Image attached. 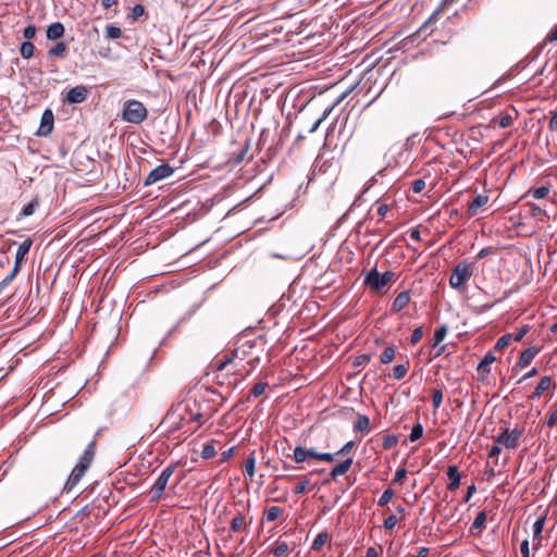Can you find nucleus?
Instances as JSON below:
<instances>
[{
  "mask_svg": "<svg viewBox=\"0 0 557 557\" xmlns=\"http://www.w3.org/2000/svg\"><path fill=\"white\" fill-rule=\"evenodd\" d=\"M397 524V518L396 516L394 515H391L388 516L385 520H384V528L385 529H393L395 525Z\"/></svg>",
  "mask_w": 557,
  "mask_h": 557,
  "instance_id": "nucleus-56",
  "label": "nucleus"
},
{
  "mask_svg": "<svg viewBox=\"0 0 557 557\" xmlns=\"http://www.w3.org/2000/svg\"><path fill=\"white\" fill-rule=\"evenodd\" d=\"M520 552L522 557H531L530 555V547H529V540H523L520 545Z\"/></svg>",
  "mask_w": 557,
  "mask_h": 557,
  "instance_id": "nucleus-58",
  "label": "nucleus"
},
{
  "mask_svg": "<svg viewBox=\"0 0 557 557\" xmlns=\"http://www.w3.org/2000/svg\"><path fill=\"white\" fill-rule=\"evenodd\" d=\"M96 445H97V436L95 435L94 438L88 443L83 455L79 457L78 462L72 470V472L64 485V490L67 493H70L81 482L82 478L85 475L86 471L91 466V463L95 459V455H96Z\"/></svg>",
  "mask_w": 557,
  "mask_h": 557,
  "instance_id": "nucleus-1",
  "label": "nucleus"
},
{
  "mask_svg": "<svg viewBox=\"0 0 557 557\" xmlns=\"http://www.w3.org/2000/svg\"><path fill=\"white\" fill-rule=\"evenodd\" d=\"M18 271H20V268H17V267H15V265H14V267H13V269H12V271L10 272V274H9V275H7V276L3 278V281H2V283H1V285H2V286H7V285H9V284L13 281V278L16 276V274L18 273Z\"/></svg>",
  "mask_w": 557,
  "mask_h": 557,
  "instance_id": "nucleus-52",
  "label": "nucleus"
},
{
  "mask_svg": "<svg viewBox=\"0 0 557 557\" xmlns=\"http://www.w3.org/2000/svg\"><path fill=\"white\" fill-rule=\"evenodd\" d=\"M333 108H327L326 110H324L323 114L321 117H319L314 124L311 126V128L309 129L310 133H314L318 131V128L320 127L321 123L330 115V113L332 112Z\"/></svg>",
  "mask_w": 557,
  "mask_h": 557,
  "instance_id": "nucleus-43",
  "label": "nucleus"
},
{
  "mask_svg": "<svg viewBox=\"0 0 557 557\" xmlns=\"http://www.w3.org/2000/svg\"><path fill=\"white\" fill-rule=\"evenodd\" d=\"M447 476L450 480L449 484L447 485V488L449 491H456L459 487L461 481V475L458 471V467L455 465L449 466L447 468Z\"/></svg>",
  "mask_w": 557,
  "mask_h": 557,
  "instance_id": "nucleus-13",
  "label": "nucleus"
},
{
  "mask_svg": "<svg viewBox=\"0 0 557 557\" xmlns=\"http://www.w3.org/2000/svg\"><path fill=\"white\" fill-rule=\"evenodd\" d=\"M512 116L509 115V114H504L502 115L498 120H497V123H498V126L502 127V128H506V127H509L511 126L512 124Z\"/></svg>",
  "mask_w": 557,
  "mask_h": 557,
  "instance_id": "nucleus-48",
  "label": "nucleus"
},
{
  "mask_svg": "<svg viewBox=\"0 0 557 557\" xmlns=\"http://www.w3.org/2000/svg\"><path fill=\"white\" fill-rule=\"evenodd\" d=\"M236 357H237V351L234 350L230 357L225 356L223 359H218L214 364V367L216 368V371L224 370L226 368V366L231 364Z\"/></svg>",
  "mask_w": 557,
  "mask_h": 557,
  "instance_id": "nucleus-26",
  "label": "nucleus"
},
{
  "mask_svg": "<svg viewBox=\"0 0 557 557\" xmlns=\"http://www.w3.org/2000/svg\"><path fill=\"white\" fill-rule=\"evenodd\" d=\"M545 521L546 516H542L533 523V541L535 542L533 545V549L535 550L539 549L541 546V534L543 532Z\"/></svg>",
  "mask_w": 557,
  "mask_h": 557,
  "instance_id": "nucleus-12",
  "label": "nucleus"
},
{
  "mask_svg": "<svg viewBox=\"0 0 557 557\" xmlns=\"http://www.w3.org/2000/svg\"><path fill=\"white\" fill-rule=\"evenodd\" d=\"M529 332V326H522L515 335H512V341L520 342Z\"/></svg>",
  "mask_w": 557,
  "mask_h": 557,
  "instance_id": "nucleus-54",
  "label": "nucleus"
},
{
  "mask_svg": "<svg viewBox=\"0 0 557 557\" xmlns=\"http://www.w3.org/2000/svg\"><path fill=\"white\" fill-rule=\"evenodd\" d=\"M88 97V89L86 86L78 85L73 88H71L65 98L64 101L69 104H76L84 102Z\"/></svg>",
  "mask_w": 557,
  "mask_h": 557,
  "instance_id": "nucleus-9",
  "label": "nucleus"
},
{
  "mask_svg": "<svg viewBox=\"0 0 557 557\" xmlns=\"http://www.w3.org/2000/svg\"><path fill=\"white\" fill-rule=\"evenodd\" d=\"M410 301V295L408 292L399 293L393 301L392 310L398 312L408 306Z\"/></svg>",
  "mask_w": 557,
  "mask_h": 557,
  "instance_id": "nucleus-18",
  "label": "nucleus"
},
{
  "mask_svg": "<svg viewBox=\"0 0 557 557\" xmlns=\"http://www.w3.org/2000/svg\"><path fill=\"white\" fill-rule=\"evenodd\" d=\"M290 552V547L286 542L277 541L272 553L275 557H287Z\"/></svg>",
  "mask_w": 557,
  "mask_h": 557,
  "instance_id": "nucleus-22",
  "label": "nucleus"
},
{
  "mask_svg": "<svg viewBox=\"0 0 557 557\" xmlns=\"http://www.w3.org/2000/svg\"><path fill=\"white\" fill-rule=\"evenodd\" d=\"M267 386H268V383H265V382H259V383L255 384L252 386V388L250 389V395L253 397L261 396L265 392Z\"/></svg>",
  "mask_w": 557,
  "mask_h": 557,
  "instance_id": "nucleus-37",
  "label": "nucleus"
},
{
  "mask_svg": "<svg viewBox=\"0 0 557 557\" xmlns=\"http://www.w3.org/2000/svg\"><path fill=\"white\" fill-rule=\"evenodd\" d=\"M37 207H38V201L37 200L30 201L29 203H27L22 209L21 215L22 216H29V215L34 214V212H35Z\"/></svg>",
  "mask_w": 557,
  "mask_h": 557,
  "instance_id": "nucleus-41",
  "label": "nucleus"
},
{
  "mask_svg": "<svg viewBox=\"0 0 557 557\" xmlns=\"http://www.w3.org/2000/svg\"><path fill=\"white\" fill-rule=\"evenodd\" d=\"M21 55L24 58V59H29L34 55V51H35V46L33 42L30 41H24L22 45H21Z\"/></svg>",
  "mask_w": 557,
  "mask_h": 557,
  "instance_id": "nucleus-28",
  "label": "nucleus"
},
{
  "mask_svg": "<svg viewBox=\"0 0 557 557\" xmlns=\"http://www.w3.org/2000/svg\"><path fill=\"white\" fill-rule=\"evenodd\" d=\"M511 341H512L511 334H505V335L500 336L495 344V349L496 350L505 349L510 344Z\"/></svg>",
  "mask_w": 557,
  "mask_h": 557,
  "instance_id": "nucleus-33",
  "label": "nucleus"
},
{
  "mask_svg": "<svg viewBox=\"0 0 557 557\" xmlns=\"http://www.w3.org/2000/svg\"><path fill=\"white\" fill-rule=\"evenodd\" d=\"M293 458L297 463H301L307 460L306 448L301 446H297L294 449Z\"/></svg>",
  "mask_w": 557,
  "mask_h": 557,
  "instance_id": "nucleus-35",
  "label": "nucleus"
},
{
  "mask_svg": "<svg viewBox=\"0 0 557 557\" xmlns=\"http://www.w3.org/2000/svg\"><path fill=\"white\" fill-rule=\"evenodd\" d=\"M472 274V267L466 262H460L453 269L449 284L453 288H460L471 278Z\"/></svg>",
  "mask_w": 557,
  "mask_h": 557,
  "instance_id": "nucleus-4",
  "label": "nucleus"
},
{
  "mask_svg": "<svg viewBox=\"0 0 557 557\" xmlns=\"http://www.w3.org/2000/svg\"><path fill=\"white\" fill-rule=\"evenodd\" d=\"M486 517L485 511H480L471 525V530L481 529L486 521Z\"/></svg>",
  "mask_w": 557,
  "mask_h": 557,
  "instance_id": "nucleus-39",
  "label": "nucleus"
},
{
  "mask_svg": "<svg viewBox=\"0 0 557 557\" xmlns=\"http://www.w3.org/2000/svg\"><path fill=\"white\" fill-rule=\"evenodd\" d=\"M422 435H423V426L421 423H417L411 429L409 440L411 442H414V441L419 440Z\"/></svg>",
  "mask_w": 557,
  "mask_h": 557,
  "instance_id": "nucleus-38",
  "label": "nucleus"
},
{
  "mask_svg": "<svg viewBox=\"0 0 557 557\" xmlns=\"http://www.w3.org/2000/svg\"><path fill=\"white\" fill-rule=\"evenodd\" d=\"M187 414H188V417H187V426L191 422L199 421L202 418V414L200 412H196V413L188 412Z\"/></svg>",
  "mask_w": 557,
  "mask_h": 557,
  "instance_id": "nucleus-62",
  "label": "nucleus"
},
{
  "mask_svg": "<svg viewBox=\"0 0 557 557\" xmlns=\"http://www.w3.org/2000/svg\"><path fill=\"white\" fill-rule=\"evenodd\" d=\"M64 26L60 22L52 23L47 28V38L49 40H57L64 35Z\"/></svg>",
  "mask_w": 557,
  "mask_h": 557,
  "instance_id": "nucleus-16",
  "label": "nucleus"
},
{
  "mask_svg": "<svg viewBox=\"0 0 557 557\" xmlns=\"http://www.w3.org/2000/svg\"><path fill=\"white\" fill-rule=\"evenodd\" d=\"M327 540H329V536H327L326 533L318 534L317 537L314 539L312 545H311V549L312 550H320L325 545Z\"/></svg>",
  "mask_w": 557,
  "mask_h": 557,
  "instance_id": "nucleus-30",
  "label": "nucleus"
},
{
  "mask_svg": "<svg viewBox=\"0 0 557 557\" xmlns=\"http://www.w3.org/2000/svg\"><path fill=\"white\" fill-rule=\"evenodd\" d=\"M310 481L308 479H304L300 481L294 488L295 494H302L307 491Z\"/></svg>",
  "mask_w": 557,
  "mask_h": 557,
  "instance_id": "nucleus-50",
  "label": "nucleus"
},
{
  "mask_svg": "<svg viewBox=\"0 0 557 557\" xmlns=\"http://www.w3.org/2000/svg\"><path fill=\"white\" fill-rule=\"evenodd\" d=\"M502 450V445L497 444L496 445H493L488 451V457L490 458H494V457H497L499 455Z\"/></svg>",
  "mask_w": 557,
  "mask_h": 557,
  "instance_id": "nucleus-61",
  "label": "nucleus"
},
{
  "mask_svg": "<svg viewBox=\"0 0 557 557\" xmlns=\"http://www.w3.org/2000/svg\"><path fill=\"white\" fill-rule=\"evenodd\" d=\"M66 44L65 42H58L53 48H51L48 53L50 57H63V54L66 51Z\"/></svg>",
  "mask_w": 557,
  "mask_h": 557,
  "instance_id": "nucleus-32",
  "label": "nucleus"
},
{
  "mask_svg": "<svg viewBox=\"0 0 557 557\" xmlns=\"http://www.w3.org/2000/svg\"><path fill=\"white\" fill-rule=\"evenodd\" d=\"M389 207L386 203H381L377 206L376 212L380 216L384 218L386 213L388 212Z\"/></svg>",
  "mask_w": 557,
  "mask_h": 557,
  "instance_id": "nucleus-63",
  "label": "nucleus"
},
{
  "mask_svg": "<svg viewBox=\"0 0 557 557\" xmlns=\"http://www.w3.org/2000/svg\"><path fill=\"white\" fill-rule=\"evenodd\" d=\"M529 193L532 195L535 199H543L549 194V187L547 186H541L535 189H530Z\"/></svg>",
  "mask_w": 557,
  "mask_h": 557,
  "instance_id": "nucleus-34",
  "label": "nucleus"
},
{
  "mask_svg": "<svg viewBox=\"0 0 557 557\" xmlns=\"http://www.w3.org/2000/svg\"><path fill=\"white\" fill-rule=\"evenodd\" d=\"M354 442L350 441L348 443H346L336 454H334L335 456L337 455H347L354 447Z\"/></svg>",
  "mask_w": 557,
  "mask_h": 557,
  "instance_id": "nucleus-59",
  "label": "nucleus"
},
{
  "mask_svg": "<svg viewBox=\"0 0 557 557\" xmlns=\"http://www.w3.org/2000/svg\"><path fill=\"white\" fill-rule=\"evenodd\" d=\"M173 173L174 169L170 164L163 163L149 172L145 178V185H153L164 178L170 177Z\"/></svg>",
  "mask_w": 557,
  "mask_h": 557,
  "instance_id": "nucleus-8",
  "label": "nucleus"
},
{
  "mask_svg": "<svg viewBox=\"0 0 557 557\" xmlns=\"http://www.w3.org/2000/svg\"><path fill=\"white\" fill-rule=\"evenodd\" d=\"M255 466H256V457H255V453H251L245 461V470H244L245 475L249 476L250 480H252L255 476Z\"/></svg>",
  "mask_w": 557,
  "mask_h": 557,
  "instance_id": "nucleus-23",
  "label": "nucleus"
},
{
  "mask_svg": "<svg viewBox=\"0 0 557 557\" xmlns=\"http://www.w3.org/2000/svg\"><path fill=\"white\" fill-rule=\"evenodd\" d=\"M216 454L215 448L212 444H206L201 450V457L205 459H209L214 457Z\"/></svg>",
  "mask_w": 557,
  "mask_h": 557,
  "instance_id": "nucleus-46",
  "label": "nucleus"
},
{
  "mask_svg": "<svg viewBox=\"0 0 557 557\" xmlns=\"http://www.w3.org/2000/svg\"><path fill=\"white\" fill-rule=\"evenodd\" d=\"M247 522L246 517L242 512H237L234 518L231 521V531L232 532H239L244 529H246Z\"/></svg>",
  "mask_w": 557,
  "mask_h": 557,
  "instance_id": "nucleus-21",
  "label": "nucleus"
},
{
  "mask_svg": "<svg viewBox=\"0 0 557 557\" xmlns=\"http://www.w3.org/2000/svg\"><path fill=\"white\" fill-rule=\"evenodd\" d=\"M33 245V240L30 238L25 239L18 247L15 253V262L14 265L21 268V263L24 260L25 256L29 252V249Z\"/></svg>",
  "mask_w": 557,
  "mask_h": 557,
  "instance_id": "nucleus-15",
  "label": "nucleus"
},
{
  "mask_svg": "<svg viewBox=\"0 0 557 557\" xmlns=\"http://www.w3.org/2000/svg\"><path fill=\"white\" fill-rule=\"evenodd\" d=\"M370 426V419L367 416H359L354 424L355 431L364 432L368 431Z\"/></svg>",
  "mask_w": 557,
  "mask_h": 557,
  "instance_id": "nucleus-25",
  "label": "nucleus"
},
{
  "mask_svg": "<svg viewBox=\"0 0 557 557\" xmlns=\"http://www.w3.org/2000/svg\"><path fill=\"white\" fill-rule=\"evenodd\" d=\"M393 496H394V491L392 488L385 490L379 499V505L380 506L387 505L391 502V499L393 498Z\"/></svg>",
  "mask_w": 557,
  "mask_h": 557,
  "instance_id": "nucleus-45",
  "label": "nucleus"
},
{
  "mask_svg": "<svg viewBox=\"0 0 557 557\" xmlns=\"http://www.w3.org/2000/svg\"><path fill=\"white\" fill-rule=\"evenodd\" d=\"M394 277V272L386 271L385 273H380L375 269L371 270L366 276V283L373 289L380 290L385 285H387L392 278Z\"/></svg>",
  "mask_w": 557,
  "mask_h": 557,
  "instance_id": "nucleus-7",
  "label": "nucleus"
},
{
  "mask_svg": "<svg viewBox=\"0 0 557 557\" xmlns=\"http://www.w3.org/2000/svg\"><path fill=\"white\" fill-rule=\"evenodd\" d=\"M488 202V196L478 195L468 206V214L474 216L478 214L479 209L484 207Z\"/></svg>",
  "mask_w": 557,
  "mask_h": 557,
  "instance_id": "nucleus-14",
  "label": "nucleus"
},
{
  "mask_svg": "<svg viewBox=\"0 0 557 557\" xmlns=\"http://www.w3.org/2000/svg\"><path fill=\"white\" fill-rule=\"evenodd\" d=\"M396 356V351H395V348L394 347H386L381 356H380V361L383 363V364H388L391 363L394 358Z\"/></svg>",
  "mask_w": 557,
  "mask_h": 557,
  "instance_id": "nucleus-27",
  "label": "nucleus"
},
{
  "mask_svg": "<svg viewBox=\"0 0 557 557\" xmlns=\"http://www.w3.org/2000/svg\"><path fill=\"white\" fill-rule=\"evenodd\" d=\"M407 372H408V362L403 363V364H397L396 367H394L393 376L395 380H401L406 376Z\"/></svg>",
  "mask_w": 557,
  "mask_h": 557,
  "instance_id": "nucleus-31",
  "label": "nucleus"
},
{
  "mask_svg": "<svg viewBox=\"0 0 557 557\" xmlns=\"http://www.w3.org/2000/svg\"><path fill=\"white\" fill-rule=\"evenodd\" d=\"M175 471V466L171 465L163 469L159 478L151 487V499L158 500L162 497L165 487Z\"/></svg>",
  "mask_w": 557,
  "mask_h": 557,
  "instance_id": "nucleus-6",
  "label": "nucleus"
},
{
  "mask_svg": "<svg viewBox=\"0 0 557 557\" xmlns=\"http://www.w3.org/2000/svg\"><path fill=\"white\" fill-rule=\"evenodd\" d=\"M442 401H443V392H442V389H440V388L434 389L433 394H432V403H433L434 409H438L441 407V405H442Z\"/></svg>",
  "mask_w": 557,
  "mask_h": 557,
  "instance_id": "nucleus-42",
  "label": "nucleus"
},
{
  "mask_svg": "<svg viewBox=\"0 0 557 557\" xmlns=\"http://www.w3.org/2000/svg\"><path fill=\"white\" fill-rule=\"evenodd\" d=\"M188 407L183 404L173 406L161 422V426L169 432H174L187 426Z\"/></svg>",
  "mask_w": 557,
  "mask_h": 557,
  "instance_id": "nucleus-2",
  "label": "nucleus"
},
{
  "mask_svg": "<svg viewBox=\"0 0 557 557\" xmlns=\"http://www.w3.org/2000/svg\"><path fill=\"white\" fill-rule=\"evenodd\" d=\"M37 28L35 25H28L24 28L23 36L29 41L36 36Z\"/></svg>",
  "mask_w": 557,
  "mask_h": 557,
  "instance_id": "nucleus-49",
  "label": "nucleus"
},
{
  "mask_svg": "<svg viewBox=\"0 0 557 557\" xmlns=\"http://www.w3.org/2000/svg\"><path fill=\"white\" fill-rule=\"evenodd\" d=\"M307 459L314 458L325 462H332L335 459V455L331 453H318L313 448H306Z\"/></svg>",
  "mask_w": 557,
  "mask_h": 557,
  "instance_id": "nucleus-20",
  "label": "nucleus"
},
{
  "mask_svg": "<svg viewBox=\"0 0 557 557\" xmlns=\"http://www.w3.org/2000/svg\"><path fill=\"white\" fill-rule=\"evenodd\" d=\"M107 36L111 39H117L122 36V30L120 27L114 25H108L106 27Z\"/></svg>",
  "mask_w": 557,
  "mask_h": 557,
  "instance_id": "nucleus-40",
  "label": "nucleus"
},
{
  "mask_svg": "<svg viewBox=\"0 0 557 557\" xmlns=\"http://www.w3.org/2000/svg\"><path fill=\"white\" fill-rule=\"evenodd\" d=\"M424 188H425V181H424L423 178L414 180V181L411 183V190H412L414 194H419V193H421Z\"/></svg>",
  "mask_w": 557,
  "mask_h": 557,
  "instance_id": "nucleus-47",
  "label": "nucleus"
},
{
  "mask_svg": "<svg viewBox=\"0 0 557 557\" xmlns=\"http://www.w3.org/2000/svg\"><path fill=\"white\" fill-rule=\"evenodd\" d=\"M422 336H423L422 327L414 329L411 334V337H410L411 344L412 345L418 344L421 341Z\"/></svg>",
  "mask_w": 557,
  "mask_h": 557,
  "instance_id": "nucleus-51",
  "label": "nucleus"
},
{
  "mask_svg": "<svg viewBox=\"0 0 557 557\" xmlns=\"http://www.w3.org/2000/svg\"><path fill=\"white\" fill-rule=\"evenodd\" d=\"M398 440L395 435H386L383 437L382 446L384 449H391L397 444Z\"/></svg>",
  "mask_w": 557,
  "mask_h": 557,
  "instance_id": "nucleus-44",
  "label": "nucleus"
},
{
  "mask_svg": "<svg viewBox=\"0 0 557 557\" xmlns=\"http://www.w3.org/2000/svg\"><path fill=\"white\" fill-rule=\"evenodd\" d=\"M148 116V111L143 102L138 100H127L124 102L122 120L127 123L140 124Z\"/></svg>",
  "mask_w": 557,
  "mask_h": 557,
  "instance_id": "nucleus-3",
  "label": "nucleus"
},
{
  "mask_svg": "<svg viewBox=\"0 0 557 557\" xmlns=\"http://www.w3.org/2000/svg\"><path fill=\"white\" fill-rule=\"evenodd\" d=\"M547 41H555L557 40V25L548 33L546 36Z\"/></svg>",
  "mask_w": 557,
  "mask_h": 557,
  "instance_id": "nucleus-64",
  "label": "nucleus"
},
{
  "mask_svg": "<svg viewBox=\"0 0 557 557\" xmlns=\"http://www.w3.org/2000/svg\"><path fill=\"white\" fill-rule=\"evenodd\" d=\"M548 128L552 132H557V109L550 111V120H549V123H548Z\"/></svg>",
  "mask_w": 557,
  "mask_h": 557,
  "instance_id": "nucleus-53",
  "label": "nucleus"
},
{
  "mask_svg": "<svg viewBox=\"0 0 557 557\" xmlns=\"http://www.w3.org/2000/svg\"><path fill=\"white\" fill-rule=\"evenodd\" d=\"M553 386V380L550 376H543L535 387L531 398H540L545 392Z\"/></svg>",
  "mask_w": 557,
  "mask_h": 557,
  "instance_id": "nucleus-17",
  "label": "nucleus"
},
{
  "mask_svg": "<svg viewBox=\"0 0 557 557\" xmlns=\"http://www.w3.org/2000/svg\"><path fill=\"white\" fill-rule=\"evenodd\" d=\"M557 423V410L547 413L546 424L548 428H553Z\"/></svg>",
  "mask_w": 557,
  "mask_h": 557,
  "instance_id": "nucleus-55",
  "label": "nucleus"
},
{
  "mask_svg": "<svg viewBox=\"0 0 557 557\" xmlns=\"http://www.w3.org/2000/svg\"><path fill=\"white\" fill-rule=\"evenodd\" d=\"M495 253V248L493 247H485L483 249H481L478 255H476V259L480 260V259H483L485 258L486 256L488 255H493Z\"/></svg>",
  "mask_w": 557,
  "mask_h": 557,
  "instance_id": "nucleus-57",
  "label": "nucleus"
},
{
  "mask_svg": "<svg viewBox=\"0 0 557 557\" xmlns=\"http://www.w3.org/2000/svg\"><path fill=\"white\" fill-rule=\"evenodd\" d=\"M524 432L523 428H515L513 430L505 429L495 437V442L507 449H515L519 446L520 438Z\"/></svg>",
  "mask_w": 557,
  "mask_h": 557,
  "instance_id": "nucleus-5",
  "label": "nucleus"
},
{
  "mask_svg": "<svg viewBox=\"0 0 557 557\" xmlns=\"http://www.w3.org/2000/svg\"><path fill=\"white\" fill-rule=\"evenodd\" d=\"M54 125V116L50 109H46L41 115L40 126L36 133L38 136H48L51 134Z\"/></svg>",
  "mask_w": 557,
  "mask_h": 557,
  "instance_id": "nucleus-10",
  "label": "nucleus"
},
{
  "mask_svg": "<svg viewBox=\"0 0 557 557\" xmlns=\"http://www.w3.org/2000/svg\"><path fill=\"white\" fill-rule=\"evenodd\" d=\"M447 334V327L445 325L435 330L433 346L441 344Z\"/></svg>",
  "mask_w": 557,
  "mask_h": 557,
  "instance_id": "nucleus-36",
  "label": "nucleus"
},
{
  "mask_svg": "<svg viewBox=\"0 0 557 557\" xmlns=\"http://www.w3.org/2000/svg\"><path fill=\"white\" fill-rule=\"evenodd\" d=\"M282 513L283 509L278 506H272L264 512L268 521H275Z\"/></svg>",
  "mask_w": 557,
  "mask_h": 557,
  "instance_id": "nucleus-29",
  "label": "nucleus"
},
{
  "mask_svg": "<svg viewBox=\"0 0 557 557\" xmlns=\"http://www.w3.org/2000/svg\"><path fill=\"white\" fill-rule=\"evenodd\" d=\"M539 352H540V348H537L535 346L524 349L519 357L517 367H519L521 369L528 367Z\"/></svg>",
  "mask_w": 557,
  "mask_h": 557,
  "instance_id": "nucleus-11",
  "label": "nucleus"
},
{
  "mask_svg": "<svg viewBox=\"0 0 557 557\" xmlns=\"http://www.w3.org/2000/svg\"><path fill=\"white\" fill-rule=\"evenodd\" d=\"M495 361V356L492 352H487L478 366V371L482 373L490 372V366Z\"/></svg>",
  "mask_w": 557,
  "mask_h": 557,
  "instance_id": "nucleus-24",
  "label": "nucleus"
},
{
  "mask_svg": "<svg viewBox=\"0 0 557 557\" xmlns=\"http://www.w3.org/2000/svg\"><path fill=\"white\" fill-rule=\"evenodd\" d=\"M351 465H352V459L351 458H347L343 462L336 465L331 470V473H330L331 479L335 480L337 476L344 475L350 469Z\"/></svg>",
  "mask_w": 557,
  "mask_h": 557,
  "instance_id": "nucleus-19",
  "label": "nucleus"
},
{
  "mask_svg": "<svg viewBox=\"0 0 557 557\" xmlns=\"http://www.w3.org/2000/svg\"><path fill=\"white\" fill-rule=\"evenodd\" d=\"M407 470L405 468L398 469L395 473L394 482H403L406 478Z\"/></svg>",
  "mask_w": 557,
  "mask_h": 557,
  "instance_id": "nucleus-60",
  "label": "nucleus"
}]
</instances>
